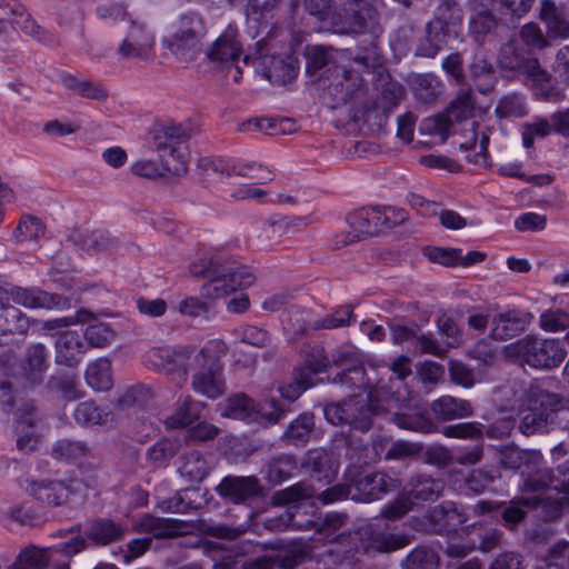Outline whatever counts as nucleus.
<instances>
[{
	"mask_svg": "<svg viewBox=\"0 0 569 569\" xmlns=\"http://www.w3.org/2000/svg\"><path fill=\"white\" fill-rule=\"evenodd\" d=\"M306 465L312 468V480L319 483L318 488L312 485L299 483L273 497V503L288 506L286 517L278 520H269L268 526L272 530L305 529L312 521H298L295 517L303 512L311 515L318 503L328 505L335 501L350 498L356 502H371L380 499L388 490L393 480L383 473L367 475L356 481L352 487L341 485L321 491V487L330 483L337 476L338 463L332 455L325 449L312 450L308 453Z\"/></svg>",
	"mask_w": 569,
	"mask_h": 569,
	"instance_id": "nucleus-1",
	"label": "nucleus"
},
{
	"mask_svg": "<svg viewBox=\"0 0 569 569\" xmlns=\"http://www.w3.org/2000/svg\"><path fill=\"white\" fill-rule=\"evenodd\" d=\"M498 66L502 70L515 72L538 100L556 103L566 99L562 83L569 86V44L559 48L555 56V78L537 58L520 59L512 44L501 48Z\"/></svg>",
	"mask_w": 569,
	"mask_h": 569,
	"instance_id": "nucleus-2",
	"label": "nucleus"
},
{
	"mask_svg": "<svg viewBox=\"0 0 569 569\" xmlns=\"http://www.w3.org/2000/svg\"><path fill=\"white\" fill-rule=\"evenodd\" d=\"M226 353V345L219 339L208 341L198 352H178L174 361L183 365L184 372H192V387L196 392L208 398H217L223 392L220 378V359Z\"/></svg>",
	"mask_w": 569,
	"mask_h": 569,
	"instance_id": "nucleus-3",
	"label": "nucleus"
},
{
	"mask_svg": "<svg viewBox=\"0 0 569 569\" xmlns=\"http://www.w3.org/2000/svg\"><path fill=\"white\" fill-rule=\"evenodd\" d=\"M508 358L523 361L537 369H552L565 360L567 351L559 339L529 336L503 349Z\"/></svg>",
	"mask_w": 569,
	"mask_h": 569,
	"instance_id": "nucleus-4",
	"label": "nucleus"
},
{
	"mask_svg": "<svg viewBox=\"0 0 569 569\" xmlns=\"http://www.w3.org/2000/svg\"><path fill=\"white\" fill-rule=\"evenodd\" d=\"M204 34L206 26L202 18L196 13L184 14L162 39V46L179 61L189 62L200 52Z\"/></svg>",
	"mask_w": 569,
	"mask_h": 569,
	"instance_id": "nucleus-5",
	"label": "nucleus"
},
{
	"mask_svg": "<svg viewBox=\"0 0 569 569\" xmlns=\"http://www.w3.org/2000/svg\"><path fill=\"white\" fill-rule=\"evenodd\" d=\"M217 409L221 417L260 426L278 422L286 412V409L274 400L256 405L243 393L228 397L218 403Z\"/></svg>",
	"mask_w": 569,
	"mask_h": 569,
	"instance_id": "nucleus-6",
	"label": "nucleus"
},
{
	"mask_svg": "<svg viewBox=\"0 0 569 569\" xmlns=\"http://www.w3.org/2000/svg\"><path fill=\"white\" fill-rule=\"evenodd\" d=\"M186 139L187 134L181 126L161 127L154 131V149L166 173L180 176L187 172L189 152Z\"/></svg>",
	"mask_w": 569,
	"mask_h": 569,
	"instance_id": "nucleus-7",
	"label": "nucleus"
},
{
	"mask_svg": "<svg viewBox=\"0 0 569 569\" xmlns=\"http://www.w3.org/2000/svg\"><path fill=\"white\" fill-rule=\"evenodd\" d=\"M254 282V276L243 267L224 273L211 280L203 287L206 296L212 299L223 298L230 293L234 296L227 302V310L231 313H242L250 306L249 298L241 290Z\"/></svg>",
	"mask_w": 569,
	"mask_h": 569,
	"instance_id": "nucleus-8",
	"label": "nucleus"
},
{
	"mask_svg": "<svg viewBox=\"0 0 569 569\" xmlns=\"http://www.w3.org/2000/svg\"><path fill=\"white\" fill-rule=\"evenodd\" d=\"M473 118H476V114L471 97L467 94L466 97L455 100L446 113L426 119L421 124V131L429 134H438L445 140L450 134L453 122H463L465 130L469 132L467 142L475 143L477 141V133L475 127L476 120H473Z\"/></svg>",
	"mask_w": 569,
	"mask_h": 569,
	"instance_id": "nucleus-9",
	"label": "nucleus"
},
{
	"mask_svg": "<svg viewBox=\"0 0 569 569\" xmlns=\"http://www.w3.org/2000/svg\"><path fill=\"white\" fill-rule=\"evenodd\" d=\"M237 38V29L229 24L208 51V58L227 70L234 82H238L241 78L240 63H248V57L241 59L242 49Z\"/></svg>",
	"mask_w": 569,
	"mask_h": 569,
	"instance_id": "nucleus-10",
	"label": "nucleus"
},
{
	"mask_svg": "<svg viewBox=\"0 0 569 569\" xmlns=\"http://www.w3.org/2000/svg\"><path fill=\"white\" fill-rule=\"evenodd\" d=\"M407 219V213L392 207L363 208L348 217V222L357 237L371 236L382 228H389Z\"/></svg>",
	"mask_w": 569,
	"mask_h": 569,
	"instance_id": "nucleus-11",
	"label": "nucleus"
},
{
	"mask_svg": "<svg viewBox=\"0 0 569 569\" xmlns=\"http://www.w3.org/2000/svg\"><path fill=\"white\" fill-rule=\"evenodd\" d=\"M328 368L329 360L322 350H318L307 359L305 366L296 369L292 381L279 387L280 396L289 402L297 400L306 390L318 383L317 376Z\"/></svg>",
	"mask_w": 569,
	"mask_h": 569,
	"instance_id": "nucleus-12",
	"label": "nucleus"
},
{
	"mask_svg": "<svg viewBox=\"0 0 569 569\" xmlns=\"http://www.w3.org/2000/svg\"><path fill=\"white\" fill-rule=\"evenodd\" d=\"M439 491L440 485L437 481L428 478L418 480L407 492L413 499V501H410V506L407 503L408 498L403 496L396 502L386 506L383 515L391 519L399 518L411 507L418 506L419 501H433L437 499Z\"/></svg>",
	"mask_w": 569,
	"mask_h": 569,
	"instance_id": "nucleus-13",
	"label": "nucleus"
},
{
	"mask_svg": "<svg viewBox=\"0 0 569 569\" xmlns=\"http://www.w3.org/2000/svg\"><path fill=\"white\" fill-rule=\"evenodd\" d=\"M153 47L154 34L143 26L132 23L118 52L124 58L147 60L153 56Z\"/></svg>",
	"mask_w": 569,
	"mask_h": 569,
	"instance_id": "nucleus-14",
	"label": "nucleus"
},
{
	"mask_svg": "<svg viewBox=\"0 0 569 569\" xmlns=\"http://www.w3.org/2000/svg\"><path fill=\"white\" fill-rule=\"evenodd\" d=\"M539 18L550 40H569V13L551 0H541Z\"/></svg>",
	"mask_w": 569,
	"mask_h": 569,
	"instance_id": "nucleus-15",
	"label": "nucleus"
},
{
	"mask_svg": "<svg viewBox=\"0 0 569 569\" xmlns=\"http://www.w3.org/2000/svg\"><path fill=\"white\" fill-rule=\"evenodd\" d=\"M358 403L359 401L352 399L342 403L328 405L323 409L325 417L331 425L347 422L355 429L365 431L370 427V421L365 415L363 407L358 408Z\"/></svg>",
	"mask_w": 569,
	"mask_h": 569,
	"instance_id": "nucleus-16",
	"label": "nucleus"
},
{
	"mask_svg": "<svg viewBox=\"0 0 569 569\" xmlns=\"http://www.w3.org/2000/svg\"><path fill=\"white\" fill-rule=\"evenodd\" d=\"M256 70L270 82L284 84L297 76L299 66L291 57L284 60L274 56H260Z\"/></svg>",
	"mask_w": 569,
	"mask_h": 569,
	"instance_id": "nucleus-17",
	"label": "nucleus"
},
{
	"mask_svg": "<svg viewBox=\"0 0 569 569\" xmlns=\"http://www.w3.org/2000/svg\"><path fill=\"white\" fill-rule=\"evenodd\" d=\"M532 315L525 310L506 309L492 318V336L497 339H508L522 331L532 320Z\"/></svg>",
	"mask_w": 569,
	"mask_h": 569,
	"instance_id": "nucleus-18",
	"label": "nucleus"
},
{
	"mask_svg": "<svg viewBox=\"0 0 569 569\" xmlns=\"http://www.w3.org/2000/svg\"><path fill=\"white\" fill-rule=\"evenodd\" d=\"M542 405L543 400L541 393L529 391L525 395L521 403H519L517 408H512V411H515L517 416H522L521 430L523 433H533L542 427V420L536 413Z\"/></svg>",
	"mask_w": 569,
	"mask_h": 569,
	"instance_id": "nucleus-19",
	"label": "nucleus"
},
{
	"mask_svg": "<svg viewBox=\"0 0 569 569\" xmlns=\"http://www.w3.org/2000/svg\"><path fill=\"white\" fill-rule=\"evenodd\" d=\"M390 335L392 342L396 345L408 342L421 352L437 356L442 355V349L432 339L423 335L417 336L413 329L407 326L400 323L390 325Z\"/></svg>",
	"mask_w": 569,
	"mask_h": 569,
	"instance_id": "nucleus-20",
	"label": "nucleus"
},
{
	"mask_svg": "<svg viewBox=\"0 0 569 569\" xmlns=\"http://www.w3.org/2000/svg\"><path fill=\"white\" fill-rule=\"evenodd\" d=\"M107 528L102 522H92L86 529V538L72 536L68 541L58 545L57 550L64 555H74L83 548L93 545H106Z\"/></svg>",
	"mask_w": 569,
	"mask_h": 569,
	"instance_id": "nucleus-21",
	"label": "nucleus"
},
{
	"mask_svg": "<svg viewBox=\"0 0 569 569\" xmlns=\"http://www.w3.org/2000/svg\"><path fill=\"white\" fill-rule=\"evenodd\" d=\"M219 493L233 502H240L254 496L259 491V485L252 477L226 478L218 486Z\"/></svg>",
	"mask_w": 569,
	"mask_h": 569,
	"instance_id": "nucleus-22",
	"label": "nucleus"
},
{
	"mask_svg": "<svg viewBox=\"0 0 569 569\" xmlns=\"http://www.w3.org/2000/svg\"><path fill=\"white\" fill-rule=\"evenodd\" d=\"M435 415L443 420L459 419L471 415V405L461 399L441 397L432 403Z\"/></svg>",
	"mask_w": 569,
	"mask_h": 569,
	"instance_id": "nucleus-23",
	"label": "nucleus"
},
{
	"mask_svg": "<svg viewBox=\"0 0 569 569\" xmlns=\"http://www.w3.org/2000/svg\"><path fill=\"white\" fill-rule=\"evenodd\" d=\"M14 301L27 308L53 309L62 306L60 299L54 295L33 289H18L14 293Z\"/></svg>",
	"mask_w": 569,
	"mask_h": 569,
	"instance_id": "nucleus-24",
	"label": "nucleus"
},
{
	"mask_svg": "<svg viewBox=\"0 0 569 569\" xmlns=\"http://www.w3.org/2000/svg\"><path fill=\"white\" fill-rule=\"evenodd\" d=\"M78 322L87 325L86 338L91 346L102 347L107 339V328L103 321V315L96 316L90 311L82 310L77 315Z\"/></svg>",
	"mask_w": 569,
	"mask_h": 569,
	"instance_id": "nucleus-25",
	"label": "nucleus"
},
{
	"mask_svg": "<svg viewBox=\"0 0 569 569\" xmlns=\"http://www.w3.org/2000/svg\"><path fill=\"white\" fill-rule=\"evenodd\" d=\"M83 346L79 335L74 331H66L57 341V360L61 363L72 365L82 353Z\"/></svg>",
	"mask_w": 569,
	"mask_h": 569,
	"instance_id": "nucleus-26",
	"label": "nucleus"
},
{
	"mask_svg": "<svg viewBox=\"0 0 569 569\" xmlns=\"http://www.w3.org/2000/svg\"><path fill=\"white\" fill-rule=\"evenodd\" d=\"M31 495L47 503L59 505L68 499L69 489L59 481L49 483H32L29 488Z\"/></svg>",
	"mask_w": 569,
	"mask_h": 569,
	"instance_id": "nucleus-27",
	"label": "nucleus"
},
{
	"mask_svg": "<svg viewBox=\"0 0 569 569\" xmlns=\"http://www.w3.org/2000/svg\"><path fill=\"white\" fill-rule=\"evenodd\" d=\"M201 411L202 405L187 397L177 412L166 420V426L171 429L184 427L199 418Z\"/></svg>",
	"mask_w": 569,
	"mask_h": 569,
	"instance_id": "nucleus-28",
	"label": "nucleus"
},
{
	"mask_svg": "<svg viewBox=\"0 0 569 569\" xmlns=\"http://www.w3.org/2000/svg\"><path fill=\"white\" fill-rule=\"evenodd\" d=\"M179 472L189 481H200L208 472V462L198 452L192 451L184 456Z\"/></svg>",
	"mask_w": 569,
	"mask_h": 569,
	"instance_id": "nucleus-29",
	"label": "nucleus"
},
{
	"mask_svg": "<svg viewBox=\"0 0 569 569\" xmlns=\"http://www.w3.org/2000/svg\"><path fill=\"white\" fill-rule=\"evenodd\" d=\"M521 43L531 50H543L550 46V39L536 22H528L520 28Z\"/></svg>",
	"mask_w": 569,
	"mask_h": 569,
	"instance_id": "nucleus-30",
	"label": "nucleus"
},
{
	"mask_svg": "<svg viewBox=\"0 0 569 569\" xmlns=\"http://www.w3.org/2000/svg\"><path fill=\"white\" fill-rule=\"evenodd\" d=\"M553 132L550 119L536 118L522 126V144L525 148L533 146L536 139H541Z\"/></svg>",
	"mask_w": 569,
	"mask_h": 569,
	"instance_id": "nucleus-31",
	"label": "nucleus"
},
{
	"mask_svg": "<svg viewBox=\"0 0 569 569\" xmlns=\"http://www.w3.org/2000/svg\"><path fill=\"white\" fill-rule=\"evenodd\" d=\"M539 327L546 332H559L569 328V312L561 309H548L539 317Z\"/></svg>",
	"mask_w": 569,
	"mask_h": 569,
	"instance_id": "nucleus-32",
	"label": "nucleus"
},
{
	"mask_svg": "<svg viewBox=\"0 0 569 569\" xmlns=\"http://www.w3.org/2000/svg\"><path fill=\"white\" fill-rule=\"evenodd\" d=\"M49 550L36 547L24 549L18 557L14 569H41L48 562Z\"/></svg>",
	"mask_w": 569,
	"mask_h": 569,
	"instance_id": "nucleus-33",
	"label": "nucleus"
},
{
	"mask_svg": "<svg viewBox=\"0 0 569 569\" xmlns=\"http://www.w3.org/2000/svg\"><path fill=\"white\" fill-rule=\"evenodd\" d=\"M381 393L386 395V391H382V388H377L368 393L369 405L367 408H363L365 415L368 418L372 413H378L380 411L389 409L390 405L393 402L398 403L405 400L400 390H397L396 392L391 393L388 398H383V400H380Z\"/></svg>",
	"mask_w": 569,
	"mask_h": 569,
	"instance_id": "nucleus-34",
	"label": "nucleus"
},
{
	"mask_svg": "<svg viewBox=\"0 0 569 569\" xmlns=\"http://www.w3.org/2000/svg\"><path fill=\"white\" fill-rule=\"evenodd\" d=\"M313 417L309 413L300 415L295 421L290 423L286 431V437L290 441L298 443L308 439L313 428Z\"/></svg>",
	"mask_w": 569,
	"mask_h": 569,
	"instance_id": "nucleus-35",
	"label": "nucleus"
},
{
	"mask_svg": "<svg viewBox=\"0 0 569 569\" xmlns=\"http://www.w3.org/2000/svg\"><path fill=\"white\" fill-rule=\"evenodd\" d=\"M470 74L479 91L486 92L493 87L492 68L485 60L473 62L470 66Z\"/></svg>",
	"mask_w": 569,
	"mask_h": 569,
	"instance_id": "nucleus-36",
	"label": "nucleus"
},
{
	"mask_svg": "<svg viewBox=\"0 0 569 569\" xmlns=\"http://www.w3.org/2000/svg\"><path fill=\"white\" fill-rule=\"evenodd\" d=\"M437 326L440 336L448 347H457L460 343L461 333L452 316L448 313L440 315L437 320Z\"/></svg>",
	"mask_w": 569,
	"mask_h": 569,
	"instance_id": "nucleus-37",
	"label": "nucleus"
},
{
	"mask_svg": "<svg viewBox=\"0 0 569 569\" xmlns=\"http://www.w3.org/2000/svg\"><path fill=\"white\" fill-rule=\"evenodd\" d=\"M425 256L430 261L446 267H459V249L431 247L426 248Z\"/></svg>",
	"mask_w": 569,
	"mask_h": 569,
	"instance_id": "nucleus-38",
	"label": "nucleus"
},
{
	"mask_svg": "<svg viewBox=\"0 0 569 569\" xmlns=\"http://www.w3.org/2000/svg\"><path fill=\"white\" fill-rule=\"evenodd\" d=\"M44 233L43 224L33 217H26L19 223L16 230V238L19 241L37 240Z\"/></svg>",
	"mask_w": 569,
	"mask_h": 569,
	"instance_id": "nucleus-39",
	"label": "nucleus"
},
{
	"mask_svg": "<svg viewBox=\"0 0 569 569\" xmlns=\"http://www.w3.org/2000/svg\"><path fill=\"white\" fill-rule=\"evenodd\" d=\"M547 219L537 212H525L515 220V228L520 232H538L546 228Z\"/></svg>",
	"mask_w": 569,
	"mask_h": 569,
	"instance_id": "nucleus-40",
	"label": "nucleus"
},
{
	"mask_svg": "<svg viewBox=\"0 0 569 569\" xmlns=\"http://www.w3.org/2000/svg\"><path fill=\"white\" fill-rule=\"evenodd\" d=\"M498 117H521L526 112L523 99L519 96L503 98L496 108Z\"/></svg>",
	"mask_w": 569,
	"mask_h": 569,
	"instance_id": "nucleus-41",
	"label": "nucleus"
},
{
	"mask_svg": "<svg viewBox=\"0 0 569 569\" xmlns=\"http://www.w3.org/2000/svg\"><path fill=\"white\" fill-rule=\"evenodd\" d=\"M496 27V21L490 13L481 12L471 18L470 33L476 41L490 32Z\"/></svg>",
	"mask_w": 569,
	"mask_h": 569,
	"instance_id": "nucleus-42",
	"label": "nucleus"
},
{
	"mask_svg": "<svg viewBox=\"0 0 569 569\" xmlns=\"http://www.w3.org/2000/svg\"><path fill=\"white\" fill-rule=\"evenodd\" d=\"M236 197L240 199H256L267 202H290L289 198L269 194L264 189L259 187H246L237 191Z\"/></svg>",
	"mask_w": 569,
	"mask_h": 569,
	"instance_id": "nucleus-43",
	"label": "nucleus"
},
{
	"mask_svg": "<svg viewBox=\"0 0 569 569\" xmlns=\"http://www.w3.org/2000/svg\"><path fill=\"white\" fill-rule=\"evenodd\" d=\"M131 171L140 177L157 178L166 174L162 163L153 160H139L131 164Z\"/></svg>",
	"mask_w": 569,
	"mask_h": 569,
	"instance_id": "nucleus-44",
	"label": "nucleus"
},
{
	"mask_svg": "<svg viewBox=\"0 0 569 569\" xmlns=\"http://www.w3.org/2000/svg\"><path fill=\"white\" fill-rule=\"evenodd\" d=\"M350 307H340L332 315L323 318L318 325V328L336 329L346 326L351 318Z\"/></svg>",
	"mask_w": 569,
	"mask_h": 569,
	"instance_id": "nucleus-45",
	"label": "nucleus"
},
{
	"mask_svg": "<svg viewBox=\"0 0 569 569\" xmlns=\"http://www.w3.org/2000/svg\"><path fill=\"white\" fill-rule=\"evenodd\" d=\"M449 370L451 379L457 385L468 388L476 382L473 373L459 361H451Z\"/></svg>",
	"mask_w": 569,
	"mask_h": 569,
	"instance_id": "nucleus-46",
	"label": "nucleus"
},
{
	"mask_svg": "<svg viewBox=\"0 0 569 569\" xmlns=\"http://www.w3.org/2000/svg\"><path fill=\"white\" fill-rule=\"evenodd\" d=\"M442 433L449 438H473L480 433L477 425L471 422L445 427Z\"/></svg>",
	"mask_w": 569,
	"mask_h": 569,
	"instance_id": "nucleus-47",
	"label": "nucleus"
},
{
	"mask_svg": "<svg viewBox=\"0 0 569 569\" xmlns=\"http://www.w3.org/2000/svg\"><path fill=\"white\" fill-rule=\"evenodd\" d=\"M149 538L134 539L129 542L126 553L117 555L114 552V557H118L120 562L128 565L132 559L140 557L149 548Z\"/></svg>",
	"mask_w": 569,
	"mask_h": 569,
	"instance_id": "nucleus-48",
	"label": "nucleus"
},
{
	"mask_svg": "<svg viewBox=\"0 0 569 569\" xmlns=\"http://www.w3.org/2000/svg\"><path fill=\"white\" fill-rule=\"evenodd\" d=\"M239 337L243 342L252 346H264L269 339L267 331L251 326L242 328Z\"/></svg>",
	"mask_w": 569,
	"mask_h": 569,
	"instance_id": "nucleus-49",
	"label": "nucleus"
},
{
	"mask_svg": "<svg viewBox=\"0 0 569 569\" xmlns=\"http://www.w3.org/2000/svg\"><path fill=\"white\" fill-rule=\"evenodd\" d=\"M418 373L423 382L436 383L442 378L443 369L435 362L426 361L418 367Z\"/></svg>",
	"mask_w": 569,
	"mask_h": 569,
	"instance_id": "nucleus-50",
	"label": "nucleus"
},
{
	"mask_svg": "<svg viewBox=\"0 0 569 569\" xmlns=\"http://www.w3.org/2000/svg\"><path fill=\"white\" fill-rule=\"evenodd\" d=\"M550 121L555 133L569 139V108L552 113Z\"/></svg>",
	"mask_w": 569,
	"mask_h": 569,
	"instance_id": "nucleus-51",
	"label": "nucleus"
},
{
	"mask_svg": "<svg viewBox=\"0 0 569 569\" xmlns=\"http://www.w3.org/2000/svg\"><path fill=\"white\" fill-rule=\"evenodd\" d=\"M137 306L141 313H143L146 316H151V317L162 316L167 309L166 302L161 299H153V300L140 299V300H138Z\"/></svg>",
	"mask_w": 569,
	"mask_h": 569,
	"instance_id": "nucleus-52",
	"label": "nucleus"
},
{
	"mask_svg": "<svg viewBox=\"0 0 569 569\" xmlns=\"http://www.w3.org/2000/svg\"><path fill=\"white\" fill-rule=\"evenodd\" d=\"M439 220L447 229L458 230L467 226L465 218H462L458 212L451 210L441 211Z\"/></svg>",
	"mask_w": 569,
	"mask_h": 569,
	"instance_id": "nucleus-53",
	"label": "nucleus"
},
{
	"mask_svg": "<svg viewBox=\"0 0 569 569\" xmlns=\"http://www.w3.org/2000/svg\"><path fill=\"white\" fill-rule=\"evenodd\" d=\"M218 433V428L213 425L201 422L191 429H189L188 435L193 440H208L212 439Z\"/></svg>",
	"mask_w": 569,
	"mask_h": 569,
	"instance_id": "nucleus-54",
	"label": "nucleus"
},
{
	"mask_svg": "<svg viewBox=\"0 0 569 569\" xmlns=\"http://www.w3.org/2000/svg\"><path fill=\"white\" fill-rule=\"evenodd\" d=\"M490 569H521V558L516 553H506L498 557Z\"/></svg>",
	"mask_w": 569,
	"mask_h": 569,
	"instance_id": "nucleus-55",
	"label": "nucleus"
},
{
	"mask_svg": "<svg viewBox=\"0 0 569 569\" xmlns=\"http://www.w3.org/2000/svg\"><path fill=\"white\" fill-rule=\"evenodd\" d=\"M392 372L397 377L396 381H392V383L400 385L402 379H405L411 372L409 358L400 356L395 359L392 363Z\"/></svg>",
	"mask_w": 569,
	"mask_h": 569,
	"instance_id": "nucleus-56",
	"label": "nucleus"
},
{
	"mask_svg": "<svg viewBox=\"0 0 569 569\" xmlns=\"http://www.w3.org/2000/svg\"><path fill=\"white\" fill-rule=\"evenodd\" d=\"M415 119L408 114L398 121V137L405 142H410L413 137Z\"/></svg>",
	"mask_w": 569,
	"mask_h": 569,
	"instance_id": "nucleus-57",
	"label": "nucleus"
},
{
	"mask_svg": "<svg viewBox=\"0 0 569 569\" xmlns=\"http://www.w3.org/2000/svg\"><path fill=\"white\" fill-rule=\"evenodd\" d=\"M103 377V369H101L97 363L88 367L86 372V380L91 388L96 390L102 389Z\"/></svg>",
	"mask_w": 569,
	"mask_h": 569,
	"instance_id": "nucleus-58",
	"label": "nucleus"
},
{
	"mask_svg": "<svg viewBox=\"0 0 569 569\" xmlns=\"http://www.w3.org/2000/svg\"><path fill=\"white\" fill-rule=\"evenodd\" d=\"M536 0H506V7L510 12L520 18L530 11Z\"/></svg>",
	"mask_w": 569,
	"mask_h": 569,
	"instance_id": "nucleus-59",
	"label": "nucleus"
},
{
	"mask_svg": "<svg viewBox=\"0 0 569 569\" xmlns=\"http://www.w3.org/2000/svg\"><path fill=\"white\" fill-rule=\"evenodd\" d=\"M181 492H178L170 500L162 503V509L170 512H187L189 505L183 501Z\"/></svg>",
	"mask_w": 569,
	"mask_h": 569,
	"instance_id": "nucleus-60",
	"label": "nucleus"
},
{
	"mask_svg": "<svg viewBox=\"0 0 569 569\" xmlns=\"http://www.w3.org/2000/svg\"><path fill=\"white\" fill-rule=\"evenodd\" d=\"M411 202H412V206L422 216H429V214L437 213L438 206L435 202L426 200L419 196H413Z\"/></svg>",
	"mask_w": 569,
	"mask_h": 569,
	"instance_id": "nucleus-61",
	"label": "nucleus"
},
{
	"mask_svg": "<svg viewBox=\"0 0 569 569\" xmlns=\"http://www.w3.org/2000/svg\"><path fill=\"white\" fill-rule=\"evenodd\" d=\"M507 267L517 273H527L531 270V263L526 258L508 257Z\"/></svg>",
	"mask_w": 569,
	"mask_h": 569,
	"instance_id": "nucleus-62",
	"label": "nucleus"
},
{
	"mask_svg": "<svg viewBox=\"0 0 569 569\" xmlns=\"http://www.w3.org/2000/svg\"><path fill=\"white\" fill-rule=\"evenodd\" d=\"M459 267H468L482 262L486 259V253L481 251H469L462 254V251L459 249Z\"/></svg>",
	"mask_w": 569,
	"mask_h": 569,
	"instance_id": "nucleus-63",
	"label": "nucleus"
},
{
	"mask_svg": "<svg viewBox=\"0 0 569 569\" xmlns=\"http://www.w3.org/2000/svg\"><path fill=\"white\" fill-rule=\"evenodd\" d=\"M361 331L367 335V337L371 341H382L385 339L386 332L381 326L372 325V323H362Z\"/></svg>",
	"mask_w": 569,
	"mask_h": 569,
	"instance_id": "nucleus-64",
	"label": "nucleus"
}]
</instances>
